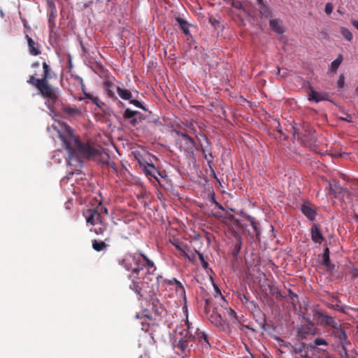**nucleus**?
<instances>
[{"instance_id":"5","label":"nucleus","mask_w":358,"mask_h":358,"mask_svg":"<svg viewBox=\"0 0 358 358\" xmlns=\"http://www.w3.org/2000/svg\"><path fill=\"white\" fill-rule=\"evenodd\" d=\"M171 243L180 252L181 255H183L185 258L190 261L194 259V251L186 243L177 239H174Z\"/></svg>"},{"instance_id":"28","label":"nucleus","mask_w":358,"mask_h":358,"mask_svg":"<svg viewBox=\"0 0 358 358\" xmlns=\"http://www.w3.org/2000/svg\"><path fill=\"white\" fill-rule=\"evenodd\" d=\"M136 111L127 108L124 112V115L127 118H131L136 115Z\"/></svg>"},{"instance_id":"22","label":"nucleus","mask_w":358,"mask_h":358,"mask_svg":"<svg viewBox=\"0 0 358 358\" xmlns=\"http://www.w3.org/2000/svg\"><path fill=\"white\" fill-rule=\"evenodd\" d=\"M145 171L147 174L156 178V173H158L157 169L152 165L148 164V166L145 168Z\"/></svg>"},{"instance_id":"50","label":"nucleus","mask_w":358,"mask_h":358,"mask_svg":"<svg viewBox=\"0 0 358 358\" xmlns=\"http://www.w3.org/2000/svg\"><path fill=\"white\" fill-rule=\"evenodd\" d=\"M38 66H39V63H37V62L32 64V66L34 67V68H36Z\"/></svg>"},{"instance_id":"33","label":"nucleus","mask_w":358,"mask_h":358,"mask_svg":"<svg viewBox=\"0 0 358 358\" xmlns=\"http://www.w3.org/2000/svg\"><path fill=\"white\" fill-rule=\"evenodd\" d=\"M334 10V6L331 3H327L325 6V13L327 15H330Z\"/></svg>"},{"instance_id":"31","label":"nucleus","mask_w":358,"mask_h":358,"mask_svg":"<svg viewBox=\"0 0 358 358\" xmlns=\"http://www.w3.org/2000/svg\"><path fill=\"white\" fill-rule=\"evenodd\" d=\"M314 343L316 345H327L328 343L327 342L323 339V338H317L315 339L314 341Z\"/></svg>"},{"instance_id":"52","label":"nucleus","mask_w":358,"mask_h":358,"mask_svg":"<svg viewBox=\"0 0 358 358\" xmlns=\"http://www.w3.org/2000/svg\"><path fill=\"white\" fill-rule=\"evenodd\" d=\"M338 12L339 13H341V11L339 9L338 10Z\"/></svg>"},{"instance_id":"39","label":"nucleus","mask_w":358,"mask_h":358,"mask_svg":"<svg viewBox=\"0 0 358 358\" xmlns=\"http://www.w3.org/2000/svg\"><path fill=\"white\" fill-rule=\"evenodd\" d=\"M232 6L234 8H238V9H243V8L242 3L241 1H234L232 3Z\"/></svg>"},{"instance_id":"48","label":"nucleus","mask_w":358,"mask_h":358,"mask_svg":"<svg viewBox=\"0 0 358 358\" xmlns=\"http://www.w3.org/2000/svg\"><path fill=\"white\" fill-rule=\"evenodd\" d=\"M85 97L87 99H89L91 100V97L93 96L92 95H91L90 94H87V93H85Z\"/></svg>"},{"instance_id":"14","label":"nucleus","mask_w":358,"mask_h":358,"mask_svg":"<svg viewBox=\"0 0 358 358\" xmlns=\"http://www.w3.org/2000/svg\"><path fill=\"white\" fill-rule=\"evenodd\" d=\"M301 211L310 220H313L316 215L315 210L306 203L301 206Z\"/></svg>"},{"instance_id":"37","label":"nucleus","mask_w":358,"mask_h":358,"mask_svg":"<svg viewBox=\"0 0 358 358\" xmlns=\"http://www.w3.org/2000/svg\"><path fill=\"white\" fill-rule=\"evenodd\" d=\"M248 220L250 221V224L252 227V228L254 229V230L255 231H257V226H256V223H255V219L253 217H250V216H248Z\"/></svg>"},{"instance_id":"23","label":"nucleus","mask_w":358,"mask_h":358,"mask_svg":"<svg viewBox=\"0 0 358 358\" xmlns=\"http://www.w3.org/2000/svg\"><path fill=\"white\" fill-rule=\"evenodd\" d=\"M43 75L41 79H44L45 80H47L48 78H50L49 73L51 70L50 67L46 62L43 63Z\"/></svg>"},{"instance_id":"12","label":"nucleus","mask_w":358,"mask_h":358,"mask_svg":"<svg viewBox=\"0 0 358 358\" xmlns=\"http://www.w3.org/2000/svg\"><path fill=\"white\" fill-rule=\"evenodd\" d=\"M104 90L107 95L110 97L114 98L115 96V92H117L118 87L116 86L110 80H106L103 85Z\"/></svg>"},{"instance_id":"21","label":"nucleus","mask_w":358,"mask_h":358,"mask_svg":"<svg viewBox=\"0 0 358 358\" xmlns=\"http://www.w3.org/2000/svg\"><path fill=\"white\" fill-rule=\"evenodd\" d=\"M106 247V244L103 241H97L96 240L92 241V248L97 252L103 250Z\"/></svg>"},{"instance_id":"4","label":"nucleus","mask_w":358,"mask_h":358,"mask_svg":"<svg viewBox=\"0 0 358 358\" xmlns=\"http://www.w3.org/2000/svg\"><path fill=\"white\" fill-rule=\"evenodd\" d=\"M37 89L39 90L40 94L42 96L49 99L48 102H45V105L50 109L52 103L55 102L58 99L57 90L50 86L48 81L44 79H43V81H41Z\"/></svg>"},{"instance_id":"2","label":"nucleus","mask_w":358,"mask_h":358,"mask_svg":"<svg viewBox=\"0 0 358 358\" xmlns=\"http://www.w3.org/2000/svg\"><path fill=\"white\" fill-rule=\"evenodd\" d=\"M121 264L123 265L127 271H132V274L129 275V278L132 280V283L130 285V289L137 295H140L141 288L135 279L138 278L141 272L145 269L147 273L145 274L144 282L148 283L149 281L152 280V277L155 275V271H156L154 262L143 254H127L122 260Z\"/></svg>"},{"instance_id":"46","label":"nucleus","mask_w":358,"mask_h":358,"mask_svg":"<svg viewBox=\"0 0 358 358\" xmlns=\"http://www.w3.org/2000/svg\"><path fill=\"white\" fill-rule=\"evenodd\" d=\"M352 25L358 30V21L353 20L352 22Z\"/></svg>"},{"instance_id":"45","label":"nucleus","mask_w":358,"mask_h":358,"mask_svg":"<svg viewBox=\"0 0 358 358\" xmlns=\"http://www.w3.org/2000/svg\"><path fill=\"white\" fill-rule=\"evenodd\" d=\"M215 206H216L219 209H220V210H224V208H223V206H222L221 204H220L219 203H217V202H215Z\"/></svg>"},{"instance_id":"34","label":"nucleus","mask_w":358,"mask_h":358,"mask_svg":"<svg viewBox=\"0 0 358 358\" xmlns=\"http://www.w3.org/2000/svg\"><path fill=\"white\" fill-rule=\"evenodd\" d=\"M106 231V228H103L102 227L99 226L98 227H95L94 229V233L96 234H104V232Z\"/></svg>"},{"instance_id":"24","label":"nucleus","mask_w":358,"mask_h":358,"mask_svg":"<svg viewBox=\"0 0 358 358\" xmlns=\"http://www.w3.org/2000/svg\"><path fill=\"white\" fill-rule=\"evenodd\" d=\"M41 81H43V79L36 78L34 76H31L29 80H27V83L38 88Z\"/></svg>"},{"instance_id":"40","label":"nucleus","mask_w":358,"mask_h":358,"mask_svg":"<svg viewBox=\"0 0 358 358\" xmlns=\"http://www.w3.org/2000/svg\"><path fill=\"white\" fill-rule=\"evenodd\" d=\"M227 313L231 320H234L236 317V313L231 308L227 309Z\"/></svg>"},{"instance_id":"10","label":"nucleus","mask_w":358,"mask_h":358,"mask_svg":"<svg viewBox=\"0 0 358 358\" xmlns=\"http://www.w3.org/2000/svg\"><path fill=\"white\" fill-rule=\"evenodd\" d=\"M28 46L29 53L32 55L36 56L41 54V51L39 50V47L37 43H36L31 38H30L28 35L25 36Z\"/></svg>"},{"instance_id":"32","label":"nucleus","mask_w":358,"mask_h":358,"mask_svg":"<svg viewBox=\"0 0 358 358\" xmlns=\"http://www.w3.org/2000/svg\"><path fill=\"white\" fill-rule=\"evenodd\" d=\"M48 4L50 6V7L51 8H50V20H51V17H55V12H56V8H55V5L50 2V1H48Z\"/></svg>"},{"instance_id":"7","label":"nucleus","mask_w":358,"mask_h":358,"mask_svg":"<svg viewBox=\"0 0 358 358\" xmlns=\"http://www.w3.org/2000/svg\"><path fill=\"white\" fill-rule=\"evenodd\" d=\"M210 320L215 326L220 327L222 329H225L227 327L226 321L222 317L221 315L216 311H213L210 316Z\"/></svg>"},{"instance_id":"44","label":"nucleus","mask_w":358,"mask_h":358,"mask_svg":"<svg viewBox=\"0 0 358 358\" xmlns=\"http://www.w3.org/2000/svg\"><path fill=\"white\" fill-rule=\"evenodd\" d=\"M214 287H215V293L222 296V294H221L220 289L215 285H214Z\"/></svg>"},{"instance_id":"49","label":"nucleus","mask_w":358,"mask_h":358,"mask_svg":"<svg viewBox=\"0 0 358 358\" xmlns=\"http://www.w3.org/2000/svg\"><path fill=\"white\" fill-rule=\"evenodd\" d=\"M258 5L264 3L263 0H257Z\"/></svg>"},{"instance_id":"27","label":"nucleus","mask_w":358,"mask_h":358,"mask_svg":"<svg viewBox=\"0 0 358 358\" xmlns=\"http://www.w3.org/2000/svg\"><path fill=\"white\" fill-rule=\"evenodd\" d=\"M203 154L204 155L205 159L210 163L213 160L212 154L208 152L206 149H202Z\"/></svg>"},{"instance_id":"53","label":"nucleus","mask_w":358,"mask_h":358,"mask_svg":"<svg viewBox=\"0 0 358 358\" xmlns=\"http://www.w3.org/2000/svg\"><path fill=\"white\" fill-rule=\"evenodd\" d=\"M140 358H141V357H140Z\"/></svg>"},{"instance_id":"8","label":"nucleus","mask_w":358,"mask_h":358,"mask_svg":"<svg viewBox=\"0 0 358 358\" xmlns=\"http://www.w3.org/2000/svg\"><path fill=\"white\" fill-rule=\"evenodd\" d=\"M314 317L321 324L331 326L332 327L337 324L333 317L324 315L320 312H316L314 315Z\"/></svg>"},{"instance_id":"41","label":"nucleus","mask_w":358,"mask_h":358,"mask_svg":"<svg viewBox=\"0 0 358 358\" xmlns=\"http://www.w3.org/2000/svg\"><path fill=\"white\" fill-rule=\"evenodd\" d=\"M341 120L348 122H352V117L350 115L347 114L345 117H341Z\"/></svg>"},{"instance_id":"9","label":"nucleus","mask_w":358,"mask_h":358,"mask_svg":"<svg viewBox=\"0 0 358 358\" xmlns=\"http://www.w3.org/2000/svg\"><path fill=\"white\" fill-rule=\"evenodd\" d=\"M328 94L326 92H320L315 91L313 89L310 90L309 100L318 103L322 101L327 100Z\"/></svg>"},{"instance_id":"38","label":"nucleus","mask_w":358,"mask_h":358,"mask_svg":"<svg viewBox=\"0 0 358 358\" xmlns=\"http://www.w3.org/2000/svg\"><path fill=\"white\" fill-rule=\"evenodd\" d=\"M344 81H345L344 76L343 74H341L338 80V85L339 87L342 88L343 87Z\"/></svg>"},{"instance_id":"11","label":"nucleus","mask_w":358,"mask_h":358,"mask_svg":"<svg viewBox=\"0 0 358 358\" xmlns=\"http://www.w3.org/2000/svg\"><path fill=\"white\" fill-rule=\"evenodd\" d=\"M333 334L338 339L341 344H344V341H346L347 336L345 331L342 329L340 324H336L334 327Z\"/></svg>"},{"instance_id":"26","label":"nucleus","mask_w":358,"mask_h":358,"mask_svg":"<svg viewBox=\"0 0 358 358\" xmlns=\"http://www.w3.org/2000/svg\"><path fill=\"white\" fill-rule=\"evenodd\" d=\"M215 216L222 218L224 222H226L227 220L231 221L234 219V216L233 215L229 214L227 213H226L224 214L219 213L216 214Z\"/></svg>"},{"instance_id":"13","label":"nucleus","mask_w":358,"mask_h":358,"mask_svg":"<svg viewBox=\"0 0 358 358\" xmlns=\"http://www.w3.org/2000/svg\"><path fill=\"white\" fill-rule=\"evenodd\" d=\"M312 240L317 243H321L323 236L317 225H314L311 229Z\"/></svg>"},{"instance_id":"18","label":"nucleus","mask_w":358,"mask_h":358,"mask_svg":"<svg viewBox=\"0 0 358 358\" xmlns=\"http://www.w3.org/2000/svg\"><path fill=\"white\" fill-rule=\"evenodd\" d=\"M329 249L326 248L324 254H323V264L330 270H332L334 268V266L331 264L330 259H329Z\"/></svg>"},{"instance_id":"42","label":"nucleus","mask_w":358,"mask_h":358,"mask_svg":"<svg viewBox=\"0 0 358 358\" xmlns=\"http://www.w3.org/2000/svg\"><path fill=\"white\" fill-rule=\"evenodd\" d=\"M99 212H100V213L101 212H104L106 213V214H108V210L106 208L103 207V206H99L98 208L96 209Z\"/></svg>"},{"instance_id":"1","label":"nucleus","mask_w":358,"mask_h":358,"mask_svg":"<svg viewBox=\"0 0 358 358\" xmlns=\"http://www.w3.org/2000/svg\"><path fill=\"white\" fill-rule=\"evenodd\" d=\"M52 128L58 134L68 152V164L76 169L82 167V159L92 156V148L87 145L82 144L73 135L71 127L66 124L57 122L52 124Z\"/></svg>"},{"instance_id":"47","label":"nucleus","mask_w":358,"mask_h":358,"mask_svg":"<svg viewBox=\"0 0 358 358\" xmlns=\"http://www.w3.org/2000/svg\"><path fill=\"white\" fill-rule=\"evenodd\" d=\"M173 280L176 282V283L177 284V285L183 289V287H182V284L179 281H178L176 279L174 278Z\"/></svg>"},{"instance_id":"6","label":"nucleus","mask_w":358,"mask_h":358,"mask_svg":"<svg viewBox=\"0 0 358 358\" xmlns=\"http://www.w3.org/2000/svg\"><path fill=\"white\" fill-rule=\"evenodd\" d=\"M86 217V222L89 224L96 225L100 224H102L101 216L100 212L96 209H89L85 213Z\"/></svg>"},{"instance_id":"15","label":"nucleus","mask_w":358,"mask_h":358,"mask_svg":"<svg viewBox=\"0 0 358 358\" xmlns=\"http://www.w3.org/2000/svg\"><path fill=\"white\" fill-rule=\"evenodd\" d=\"M343 59V55L341 54H339L337 58L331 63V65L329 66V71L333 73H335L337 71L339 66L341 65Z\"/></svg>"},{"instance_id":"16","label":"nucleus","mask_w":358,"mask_h":358,"mask_svg":"<svg viewBox=\"0 0 358 358\" xmlns=\"http://www.w3.org/2000/svg\"><path fill=\"white\" fill-rule=\"evenodd\" d=\"M270 25L272 29L278 34L284 32L283 27L282 26V22L279 19H273L270 21Z\"/></svg>"},{"instance_id":"25","label":"nucleus","mask_w":358,"mask_h":358,"mask_svg":"<svg viewBox=\"0 0 358 358\" xmlns=\"http://www.w3.org/2000/svg\"><path fill=\"white\" fill-rule=\"evenodd\" d=\"M341 32L343 37L348 41H352V34L346 28H341Z\"/></svg>"},{"instance_id":"30","label":"nucleus","mask_w":358,"mask_h":358,"mask_svg":"<svg viewBox=\"0 0 358 358\" xmlns=\"http://www.w3.org/2000/svg\"><path fill=\"white\" fill-rule=\"evenodd\" d=\"M66 111L72 115H78L80 113V110L76 108L68 107L66 108Z\"/></svg>"},{"instance_id":"43","label":"nucleus","mask_w":358,"mask_h":358,"mask_svg":"<svg viewBox=\"0 0 358 358\" xmlns=\"http://www.w3.org/2000/svg\"><path fill=\"white\" fill-rule=\"evenodd\" d=\"M183 137L187 142H189L192 144L193 143V139L192 138L189 137L187 135H183Z\"/></svg>"},{"instance_id":"36","label":"nucleus","mask_w":358,"mask_h":358,"mask_svg":"<svg viewBox=\"0 0 358 358\" xmlns=\"http://www.w3.org/2000/svg\"><path fill=\"white\" fill-rule=\"evenodd\" d=\"M130 101H130V103H131V104H133L134 106H135L136 107L141 108H143V110H145V109L143 107V106H142V104L141 103V102H139L138 101H137V100H136V99H133V100H131V99Z\"/></svg>"},{"instance_id":"51","label":"nucleus","mask_w":358,"mask_h":358,"mask_svg":"<svg viewBox=\"0 0 358 358\" xmlns=\"http://www.w3.org/2000/svg\"><path fill=\"white\" fill-rule=\"evenodd\" d=\"M109 240V237H107L105 238V241H108Z\"/></svg>"},{"instance_id":"17","label":"nucleus","mask_w":358,"mask_h":358,"mask_svg":"<svg viewBox=\"0 0 358 358\" xmlns=\"http://www.w3.org/2000/svg\"><path fill=\"white\" fill-rule=\"evenodd\" d=\"M117 93L124 100H131L132 98V94L129 90L122 89L120 87H118Z\"/></svg>"},{"instance_id":"19","label":"nucleus","mask_w":358,"mask_h":358,"mask_svg":"<svg viewBox=\"0 0 358 358\" xmlns=\"http://www.w3.org/2000/svg\"><path fill=\"white\" fill-rule=\"evenodd\" d=\"M176 20H177L180 29L183 31L184 34L185 35H189V24L187 23V22L182 18H180V17H178L176 19Z\"/></svg>"},{"instance_id":"29","label":"nucleus","mask_w":358,"mask_h":358,"mask_svg":"<svg viewBox=\"0 0 358 358\" xmlns=\"http://www.w3.org/2000/svg\"><path fill=\"white\" fill-rule=\"evenodd\" d=\"M91 101L93 103H94L99 108H101L103 105V103L102 101H101L100 99L97 96H92Z\"/></svg>"},{"instance_id":"3","label":"nucleus","mask_w":358,"mask_h":358,"mask_svg":"<svg viewBox=\"0 0 358 358\" xmlns=\"http://www.w3.org/2000/svg\"><path fill=\"white\" fill-rule=\"evenodd\" d=\"M185 324L187 326V329L180 332L181 337L179 338L176 347L181 352H184L189 347V343L194 341L201 343L202 347L207 350L208 348L209 343L206 334L196 329L194 334H193V328L190 326L187 320H185Z\"/></svg>"},{"instance_id":"35","label":"nucleus","mask_w":358,"mask_h":358,"mask_svg":"<svg viewBox=\"0 0 358 358\" xmlns=\"http://www.w3.org/2000/svg\"><path fill=\"white\" fill-rule=\"evenodd\" d=\"M199 258L201 262L202 266L206 269L208 268V263L205 261L204 257L201 253L198 252Z\"/></svg>"},{"instance_id":"20","label":"nucleus","mask_w":358,"mask_h":358,"mask_svg":"<svg viewBox=\"0 0 358 358\" xmlns=\"http://www.w3.org/2000/svg\"><path fill=\"white\" fill-rule=\"evenodd\" d=\"M259 9L261 15L265 17H270L271 16V11L270 8L265 4H259Z\"/></svg>"}]
</instances>
